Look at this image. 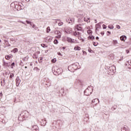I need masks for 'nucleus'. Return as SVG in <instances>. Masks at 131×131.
Returning a JSON list of instances; mask_svg holds the SVG:
<instances>
[{
    "label": "nucleus",
    "instance_id": "26",
    "mask_svg": "<svg viewBox=\"0 0 131 131\" xmlns=\"http://www.w3.org/2000/svg\"><path fill=\"white\" fill-rule=\"evenodd\" d=\"M60 69H58L56 71V72L58 74V75H59V74H60L61 73V72H60Z\"/></svg>",
    "mask_w": 131,
    "mask_h": 131
},
{
    "label": "nucleus",
    "instance_id": "64",
    "mask_svg": "<svg viewBox=\"0 0 131 131\" xmlns=\"http://www.w3.org/2000/svg\"><path fill=\"white\" fill-rule=\"evenodd\" d=\"M113 68H115V66H113Z\"/></svg>",
    "mask_w": 131,
    "mask_h": 131
},
{
    "label": "nucleus",
    "instance_id": "47",
    "mask_svg": "<svg viewBox=\"0 0 131 131\" xmlns=\"http://www.w3.org/2000/svg\"><path fill=\"white\" fill-rule=\"evenodd\" d=\"M20 9V4H18V7H17V11H21V10H19Z\"/></svg>",
    "mask_w": 131,
    "mask_h": 131
},
{
    "label": "nucleus",
    "instance_id": "44",
    "mask_svg": "<svg viewBox=\"0 0 131 131\" xmlns=\"http://www.w3.org/2000/svg\"><path fill=\"white\" fill-rule=\"evenodd\" d=\"M88 52H89V53H93V52H93V51L90 48H89L88 49Z\"/></svg>",
    "mask_w": 131,
    "mask_h": 131
},
{
    "label": "nucleus",
    "instance_id": "59",
    "mask_svg": "<svg viewBox=\"0 0 131 131\" xmlns=\"http://www.w3.org/2000/svg\"><path fill=\"white\" fill-rule=\"evenodd\" d=\"M96 39H97V40L99 39V37H98V36L96 37Z\"/></svg>",
    "mask_w": 131,
    "mask_h": 131
},
{
    "label": "nucleus",
    "instance_id": "57",
    "mask_svg": "<svg viewBox=\"0 0 131 131\" xmlns=\"http://www.w3.org/2000/svg\"><path fill=\"white\" fill-rule=\"evenodd\" d=\"M66 49V48H65L64 47H62V50H65Z\"/></svg>",
    "mask_w": 131,
    "mask_h": 131
},
{
    "label": "nucleus",
    "instance_id": "15",
    "mask_svg": "<svg viewBox=\"0 0 131 131\" xmlns=\"http://www.w3.org/2000/svg\"><path fill=\"white\" fill-rule=\"evenodd\" d=\"M96 30H98L100 28H101V25L99 24H97L95 26Z\"/></svg>",
    "mask_w": 131,
    "mask_h": 131
},
{
    "label": "nucleus",
    "instance_id": "48",
    "mask_svg": "<svg viewBox=\"0 0 131 131\" xmlns=\"http://www.w3.org/2000/svg\"><path fill=\"white\" fill-rule=\"evenodd\" d=\"M26 23H27L28 24H30L31 23V21H30L29 20H26Z\"/></svg>",
    "mask_w": 131,
    "mask_h": 131
},
{
    "label": "nucleus",
    "instance_id": "52",
    "mask_svg": "<svg viewBox=\"0 0 131 131\" xmlns=\"http://www.w3.org/2000/svg\"><path fill=\"white\" fill-rule=\"evenodd\" d=\"M101 34L102 35H104V32H101Z\"/></svg>",
    "mask_w": 131,
    "mask_h": 131
},
{
    "label": "nucleus",
    "instance_id": "43",
    "mask_svg": "<svg viewBox=\"0 0 131 131\" xmlns=\"http://www.w3.org/2000/svg\"><path fill=\"white\" fill-rule=\"evenodd\" d=\"M116 28H118V29H120V26L117 25Z\"/></svg>",
    "mask_w": 131,
    "mask_h": 131
},
{
    "label": "nucleus",
    "instance_id": "10",
    "mask_svg": "<svg viewBox=\"0 0 131 131\" xmlns=\"http://www.w3.org/2000/svg\"><path fill=\"white\" fill-rule=\"evenodd\" d=\"M112 43L114 45V46H115V47H118L119 46V43L116 40H113Z\"/></svg>",
    "mask_w": 131,
    "mask_h": 131
},
{
    "label": "nucleus",
    "instance_id": "58",
    "mask_svg": "<svg viewBox=\"0 0 131 131\" xmlns=\"http://www.w3.org/2000/svg\"><path fill=\"white\" fill-rule=\"evenodd\" d=\"M23 64V62L22 61H21L20 62V65H22Z\"/></svg>",
    "mask_w": 131,
    "mask_h": 131
},
{
    "label": "nucleus",
    "instance_id": "18",
    "mask_svg": "<svg viewBox=\"0 0 131 131\" xmlns=\"http://www.w3.org/2000/svg\"><path fill=\"white\" fill-rule=\"evenodd\" d=\"M68 69L69 71H72V69H73L72 64H71V66H69L68 68Z\"/></svg>",
    "mask_w": 131,
    "mask_h": 131
},
{
    "label": "nucleus",
    "instance_id": "9",
    "mask_svg": "<svg viewBox=\"0 0 131 131\" xmlns=\"http://www.w3.org/2000/svg\"><path fill=\"white\" fill-rule=\"evenodd\" d=\"M92 103L94 104V105H97L98 103H100V101L99 100V99L96 98L92 100Z\"/></svg>",
    "mask_w": 131,
    "mask_h": 131
},
{
    "label": "nucleus",
    "instance_id": "13",
    "mask_svg": "<svg viewBox=\"0 0 131 131\" xmlns=\"http://www.w3.org/2000/svg\"><path fill=\"white\" fill-rule=\"evenodd\" d=\"M75 28L77 30V31H81L82 28L81 27L79 26V25H76Z\"/></svg>",
    "mask_w": 131,
    "mask_h": 131
},
{
    "label": "nucleus",
    "instance_id": "28",
    "mask_svg": "<svg viewBox=\"0 0 131 131\" xmlns=\"http://www.w3.org/2000/svg\"><path fill=\"white\" fill-rule=\"evenodd\" d=\"M87 32L89 34H92V33H93V31L91 30H88L87 31Z\"/></svg>",
    "mask_w": 131,
    "mask_h": 131
},
{
    "label": "nucleus",
    "instance_id": "22",
    "mask_svg": "<svg viewBox=\"0 0 131 131\" xmlns=\"http://www.w3.org/2000/svg\"><path fill=\"white\" fill-rule=\"evenodd\" d=\"M6 60H10V59H11V58H12V55H7V56H6Z\"/></svg>",
    "mask_w": 131,
    "mask_h": 131
},
{
    "label": "nucleus",
    "instance_id": "33",
    "mask_svg": "<svg viewBox=\"0 0 131 131\" xmlns=\"http://www.w3.org/2000/svg\"><path fill=\"white\" fill-rule=\"evenodd\" d=\"M14 77V74L13 73H10V78H13Z\"/></svg>",
    "mask_w": 131,
    "mask_h": 131
},
{
    "label": "nucleus",
    "instance_id": "8",
    "mask_svg": "<svg viewBox=\"0 0 131 131\" xmlns=\"http://www.w3.org/2000/svg\"><path fill=\"white\" fill-rule=\"evenodd\" d=\"M73 66V69L74 70H77L78 66V63H75L72 64Z\"/></svg>",
    "mask_w": 131,
    "mask_h": 131
},
{
    "label": "nucleus",
    "instance_id": "41",
    "mask_svg": "<svg viewBox=\"0 0 131 131\" xmlns=\"http://www.w3.org/2000/svg\"><path fill=\"white\" fill-rule=\"evenodd\" d=\"M56 61H57V60L56 59V58H54L52 60V62L53 63H55L56 62Z\"/></svg>",
    "mask_w": 131,
    "mask_h": 131
},
{
    "label": "nucleus",
    "instance_id": "31",
    "mask_svg": "<svg viewBox=\"0 0 131 131\" xmlns=\"http://www.w3.org/2000/svg\"><path fill=\"white\" fill-rule=\"evenodd\" d=\"M41 46L42 48H48V45H46V44H41Z\"/></svg>",
    "mask_w": 131,
    "mask_h": 131
},
{
    "label": "nucleus",
    "instance_id": "34",
    "mask_svg": "<svg viewBox=\"0 0 131 131\" xmlns=\"http://www.w3.org/2000/svg\"><path fill=\"white\" fill-rule=\"evenodd\" d=\"M30 25H31V26H32L33 28H34V27H35V25L33 24V23H31Z\"/></svg>",
    "mask_w": 131,
    "mask_h": 131
},
{
    "label": "nucleus",
    "instance_id": "45",
    "mask_svg": "<svg viewBox=\"0 0 131 131\" xmlns=\"http://www.w3.org/2000/svg\"><path fill=\"white\" fill-rule=\"evenodd\" d=\"M11 68H12L13 69V66H15V62H12V63H11Z\"/></svg>",
    "mask_w": 131,
    "mask_h": 131
},
{
    "label": "nucleus",
    "instance_id": "38",
    "mask_svg": "<svg viewBox=\"0 0 131 131\" xmlns=\"http://www.w3.org/2000/svg\"><path fill=\"white\" fill-rule=\"evenodd\" d=\"M58 40H57V39H55V40H54V43L55 44V45H58Z\"/></svg>",
    "mask_w": 131,
    "mask_h": 131
},
{
    "label": "nucleus",
    "instance_id": "17",
    "mask_svg": "<svg viewBox=\"0 0 131 131\" xmlns=\"http://www.w3.org/2000/svg\"><path fill=\"white\" fill-rule=\"evenodd\" d=\"M24 8V5L21 3V4H19V8L18 9V10H23Z\"/></svg>",
    "mask_w": 131,
    "mask_h": 131
},
{
    "label": "nucleus",
    "instance_id": "29",
    "mask_svg": "<svg viewBox=\"0 0 131 131\" xmlns=\"http://www.w3.org/2000/svg\"><path fill=\"white\" fill-rule=\"evenodd\" d=\"M51 31V29H50V27H48L47 28V33H49Z\"/></svg>",
    "mask_w": 131,
    "mask_h": 131
},
{
    "label": "nucleus",
    "instance_id": "49",
    "mask_svg": "<svg viewBox=\"0 0 131 131\" xmlns=\"http://www.w3.org/2000/svg\"><path fill=\"white\" fill-rule=\"evenodd\" d=\"M84 20L85 22H88V19H85V17L84 18Z\"/></svg>",
    "mask_w": 131,
    "mask_h": 131
},
{
    "label": "nucleus",
    "instance_id": "54",
    "mask_svg": "<svg viewBox=\"0 0 131 131\" xmlns=\"http://www.w3.org/2000/svg\"><path fill=\"white\" fill-rule=\"evenodd\" d=\"M74 35H77V32H75L74 33Z\"/></svg>",
    "mask_w": 131,
    "mask_h": 131
},
{
    "label": "nucleus",
    "instance_id": "46",
    "mask_svg": "<svg viewBox=\"0 0 131 131\" xmlns=\"http://www.w3.org/2000/svg\"><path fill=\"white\" fill-rule=\"evenodd\" d=\"M3 83H4L3 84V86H5V84H6V81L5 80V79L3 80Z\"/></svg>",
    "mask_w": 131,
    "mask_h": 131
},
{
    "label": "nucleus",
    "instance_id": "35",
    "mask_svg": "<svg viewBox=\"0 0 131 131\" xmlns=\"http://www.w3.org/2000/svg\"><path fill=\"white\" fill-rule=\"evenodd\" d=\"M63 22L60 21V22L58 23V26H62V25H63Z\"/></svg>",
    "mask_w": 131,
    "mask_h": 131
},
{
    "label": "nucleus",
    "instance_id": "20",
    "mask_svg": "<svg viewBox=\"0 0 131 131\" xmlns=\"http://www.w3.org/2000/svg\"><path fill=\"white\" fill-rule=\"evenodd\" d=\"M41 124L43 126H45L46 124H47V121L45 120L44 121L42 120V122H41Z\"/></svg>",
    "mask_w": 131,
    "mask_h": 131
},
{
    "label": "nucleus",
    "instance_id": "40",
    "mask_svg": "<svg viewBox=\"0 0 131 131\" xmlns=\"http://www.w3.org/2000/svg\"><path fill=\"white\" fill-rule=\"evenodd\" d=\"M33 58H34V59H37L38 57H37V56L36 55V54H34V55H33Z\"/></svg>",
    "mask_w": 131,
    "mask_h": 131
},
{
    "label": "nucleus",
    "instance_id": "30",
    "mask_svg": "<svg viewBox=\"0 0 131 131\" xmlns=\"http://www.w3.org/2000/svg\"><path fill=\"white\" fill-rule=\"evenodd\" d=\"M108 28L110 29H113L114 28V27H113V26H112V25H109L108 26Z\"/></svg>",
    "mask_w": 131,
    "mask_h": 131
},
{
    "label": "nucleus",
    "instance_id": "11",
    "mask_svg": "<svg viewBox=\"0 0 131 131\" xmlns=\"http://www.w3.org/2000/svg\"><path fill=\"white\" fill-rule=\"evenodd\" d=\"M67 22L69 24H70V23H73V22H74V19L69 18V19H67Z\"/></svg>",
    "mask_w": 131,
    "mask_h": 131
},
{
    "label": "nucleus",
    "instance_id": "39",
    "mask_svg": "<svg viewBox=\"0 0 131 131\" xmlns=\"http://www.w3.org/2000/svg\"><path fill=\"white\" fill-rule=\"evenodd\" d=\"M93 45L94 47H97V46H98V42H93Z\"/></svg>",
    "mask_w": 131,
    "mask_h": 131
},
{
    "label": "nucleus",
    "instance_id": "14",
    "mask_svg": "<svg viewBox=\"0 0 131 131\" xmlns=\"http://www.w3.org/2000/svg\"><path fill=\"white\" fill-rule=\"evenodd\" d=\"M67 41L68 42H70L71 43H74V41H73V40H72V38H71L67 37Z\"/></svg>",
    "mask_w": 131,
    "mask_h": 131
},
{
    "label": "nucleus",
    "instance_id": "53",
    "mask_svg": "<svg viewBox=\"0 0 131 131\" xmlns=\"http://www.w3.org/2000/svg\"><path fill=\"white\" fill-rule=\"evenodd\" d=\"M57 54H58V55H59V56H61V53L58 52Z\"/></svg>",
    "mask_w": 131,
    "mask_h": 131
},
{
    "label": "nucleus",
    "instance_id": "56",
    "mask_svg": "<svg viewBox=\"0 0 131 131\" xmlns=\"http://www.w3.org/2000/svg\"><path fill=\"white\" fill-rule=\"evenodd\" d=\"M2 96H3V93H0V96L2 97Z\"/></svg>",
    "mask_w": 131,
    "mask_h": 131
},
{
    "label": "nucleus",
    "instance_id": "19",
    "mask_svg": "<svg viewBox=\"0 0 131 131\" xmlns=\"http://www.w3.org/2000/svg\"><path fill=\"white\" fill-rule=\"evenodd\" d=\"M84 121H85V122H88L89 121V115H86V117L84 118Z\"/></svg>",
    "mask_w": 131,
    "mask_h": 131
},
{
    "label": "nucleus",
    "instance_id": "12",
    "mask_svg": "<svg viewBox=\"0 0 131 131\" xmlns=\"http://www.w3.org/2000/svg\"><path fill=\"white\" fill-rule=\"evenodd\" d=\"M121 131H130V129L126 126H123L121 128Z\"/></svg>",
    "mask_w": 131,
    "mask_h": 131
},
{
    "label": "nucleus",
    "instance_id": "63",
    "mask_svg": "<svg viewBox=\"0 0 131 131\" xmlns=\"http://www.w3.org/2000/svg\"><path fill=\"white\" fill-rule=\"evenodd\" d=\"M83 54H86V52H83Z\"/></svg>",
    "mask_w": 131,
    "mask_h": 131
},
{
    "label": "nucleus",
    "instance_id": "32",
    "mask_svg": "<svg viewBox=\"0 0 131 131\" xmlns=\"http://www.w3.org/2000/svg\"><path fill=\"white\" fill-rule=\"evenodd\" d=\"M89 38H90V39H95V36H90Z\"/></svg>",
    "mask_w": 131,
    "mask_h": 131
},
{
    "label": "nucleus",
    "instance_id": "60",
    "mask_svg": "<svg viewBox=\"0 0 131 131\" xmlns=\"http://www.w3.org/2000/svg\"><path fill=\"white\" fill-rule=\"evenodd\" d=\"M49 52V50H46L45 53H48Z\"/></svg>",
    "mask_w": 131,
    "mask_h": 131
},
{
    "label": "nucleus",
    "instance_id": "24",
    "mask_svg": "<svg viewBox=\"0 0 131 131\" xmlns=\"http://www.w3.org/2000/svg\"><path fill=\"white\" fill-rule=\"evenodd\" d=\"M27 60H28V56H26L25 57L23 58V61H24V62H25V61H27Z\"/></svg>",
    "mask_w": 131,
    "mask_h": 131
},
{
    "label": "nucleus",
    "instance_id": "7",
    "mask_svg": "<svg viewBox=\"0 0 131 131\" xmlns=\"http://www.w3.org/2000/svg\"><path fill=\"white\" fill-rule=\"evenodd\" d=\"M55 34H57V36H56V38H61V33L60 31H56L55 32Z\"/></svg>",
    "mask_w": 131,
    "mask_h": 131
},
{
    "label": "nucleus",
    "instance_id": "27",
    "mask_svg": "<svg viewBox=\"0 0 131 131\" xmlns=\"http://www.w3.org/2000/svg\"><path fill=\"white\" fill-rule=\"evenodd\" d=\"M10 62H6L5 61H4V65H5V66H10V64H9Z\"/></svg>",
    "mask_w": 131,
    "mask_h": 131
},
{
    "label": "nucleus",
    "instance_id": "36",
    "mask_svg": "<svg viewBox=\"0 0 131 131\" xmlns=\"http://www.w3.org/2000/svg\"><path fill=\"white\" fill-rule=\"evenodd\" d=\"M13 52L14 53H16V52H18V49H17V48H14V49H13Z\"/></svg>",
    "mask_w": 131,
    "mask_h": 131
},
{
    "label": "nucleus",
    "instance_id": "3",
    "mask_svg": "<svg viewBox=\"0 0 131 131\" xmlns=\"http://www.w3.org/2000/svg\"><path fill=\"white\" fill-rule=\"evenodd\" d=\"M32 131H39V128L36 125H32Z\"/></svg>",
    "mask_w": 131,
    "mask_h": 131
},
{
    "label": "nucleus",
    "instance_id": "51",
    "mask_svg": "<svg viewBox=\"0 0 131 131\" xmlns=\"http://www.w3.org/2000/svg\"><path fill=\"white\" fill-rule=\"evenodd\" d=\"M5 84V83H3V81H1V85H3Z\"/></svg>",
    "mask_w": 131,
    "mask_h": 131
},
{
    "label": "nucleus",
    "instance_id": "37",
    "mask_svg": "<svg viewBox=\"0 0 131 131\" xmlns=\"http://www.w3.org/2000/svg\"><path fill=\"white\" fill-rule=\"evenodd\" d=\"M60 92L61 94H64V89L62 88L60 90Z\"/></svg>",
    "mask_w": 131,
    "mask_h": 131
},
{
    "label": "nucleus",
    "instance_id": "6",
    "mask_svg": "<svg viewBox=\"0 0 131 131\" xmlns=\"http://www.w3.org/2000/svg\"><path fill=\"white\" fill-rule=\"evenodd\" d=\"M78 18L79 17L80 18H81V19H82V18H83V17H84V14L83 13L82 11H80V12H79L78 13Z\"/></svg>",
    "mask_w": 131,
    "mask_h": 131
},
{
    "label": "nucleus",
    "instance_id": "25",
    "mask_svg": "<svg viewBox=\"0 0 131 131\" xmlns=\"http://www.w3.org/2000/svg\"><path fill=\"white\" fill-rule=\"evenodd\" d=\"M108 74L111 75V67H110L108 70Z\"/></svg>",
    "mask_w": 131,
    "mask_h": 131
},
{
    "label": "nucleus",
    "instance_id": "2",
    "mask_svg": "<svg viewBox=\"0 0 131 131\" xmlns=\"http://www.w3.org/2000/svg\"><path fill=\"white\" fill-rule=\"evenodd\" d=\"M19 115L20 116H23V118H28L29 117V113L26 111H23Z\"/></svg>",
    "mask_w": 131,
    "mask_h": 131
},
{
    "label": "nucleus",
    "instance_id": "62",
    "mask_svg": "<svg viewBox=\"0 0 131 131\" xmlns=\"http://www.w3.org/2000/svg\"><path fill=\"white\" fill-rule=\"evenodd\" d=\"M77 34H80V33H79V32H77Z\"/></svg>",
    "mask_w": 131,
    "mask_h": 131
},
{
    "label": "nucleus",
    "instance_id": "61",
    "mask_svg": "<svg viewBox=\"0 0 131 131\" xmlns=\"http://www.w3.org/2000/svg\"><path fill=\"white\" fill-rule=\"evenodd\" d=\"M95 23H97V21L96 19L95 20Z\"/></svg>",
    "mask_w": 131,
    "mask_h": 131
},
{
    "label": "nucleus",
    "instance_id": "50",
    "mask_svg": "<svg viewBox=\"0 0 131 131\" xmlns=\"http://www.w3.org/2000/svg\"><path fill=\"white\" fill-rule=\"evenodd\" d=\"M126 52L127 54H128V53H129V50H126Z\"/></svg>",
    "mask_w": 131,
    "mask_h": 131
},
{
    "label": "nucleus",
    "instance_id": "16",
    "mask_svg": "<svg viewBox=\"0 0 131 131\" xmlns=\"http://www.w3.org/2000/svg\"><path fill=\"white\" fill-rule=\"evenodd\" d=\"M126 39V36H122L120 37V40L122 41L125 40Z\"/></svg>",
    "mask_w": 131,
    "mask_h": 131
},
{
    "label": "nucleus",
    "instance_id": "42",
    "mask_svg": "<svg viewBox=\"0 0 131 131\" xmlns=\"http://www.w3.org/2000/svg\"><path fill=\"white\" fill-rule=\"evenodd\" d=\"M102 27L103 29H106V28H107V26L105 25H103Z\"/></svg>",
    "mask_w": 131,
    "mask_h": 131
},
{
    "label": "nucleus",
    "instance_id": "23",
    "mask_svg": "<svg viewBox=\"0 0 131 131\" xmlns=\"http://www.w3.org/2000/svg\"><path fill=\"white\" fill-rule=\"evenodd\" d=\"M47 40H48V41H51L52 38H51V36H49L46 38Z\"/></svg>",
    "mask_w": 131,
    "mask_h": 131
},
{
    "label": "nucleus",
    "instance_id": "1",
    "mask_svg": "<svg viewBox=\"0 0 131 131\" xmlns=\"http://www.w3.org/2000/svg\"><path fill=\"white\" fill-rule=\"evenodd\" d=\"M94 89H93V86H89L84 91V95L85 96H90L92 95L93 93Z\"/></svg>",
    "mask_w": 131,
    "mask_h": 131
},
{
    "label": "nucleus",
    "instance_id": "55",
    "mask_svg": "<svg viewBox=\"0 0 131 131\" xmlns=\"http://www.w3.org/2000/svg\"><path fill=\"white\" fill-rule=\"evenodd\" d=\"M107 33H109V34H111V32L108 31H107Z\"/></svg>",
    "mask_w": 131,
    "mask_h": 131
},
{
    "label": "nucleus",
    "instance_id": "4",
    "mask_svg": "<svg viewBox=\"0 0 131 131\" xmlns=\"http://www.w3.org/2000/svg\"><path fill=\"white\" fill-rule=\"evenodd\" d=\"M19 3L15 2V3H11V7L13 6V7H14V8L16 9V10H17L18 7H19Z\"/></svg>",
    "mask_w": 131,
    "mask_h": 131
},
{
    "label": "nucleus",
    "instance_id": "21",
    "mask_svg": "<svg viewBox=\"0 0 131 131\" xmlns=\"http://www.w3.org/2000/svg\"><path fill=\"white\" fill-rule=\"evenodd\" d=\"M75 51H80V47L78 46H76L74 48Z\"/></svg>",
    "mask_w": 131,
    "mask_h": 131
},
{
    "label": "nucleus",
    "instance_id": "5",
    "mask_svg": "<svg viewBox=\"0 0 131 131\" xmlns=\"http://www.w3.org/2000/svg\"><path fill=\"white\" fill-rule=\"evenodd\" d=\"M15 81H16V86H19V85L20 84V82H21V80L20 79V78H19V77H17L16 78Z\"/></svg>",
    "mask_w": 131,
    "mask_h": 131
}]
</instances>
